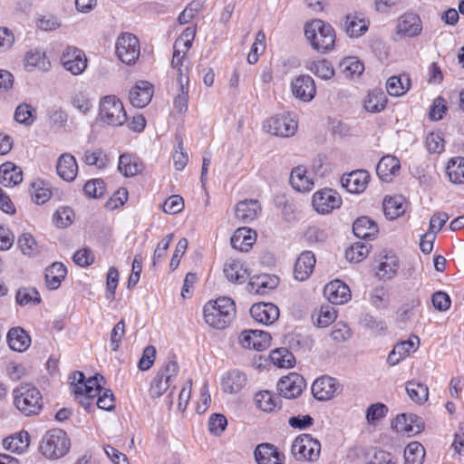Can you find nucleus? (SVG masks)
<instances>
[{
    "instance_id": "nucleus-56",
    "label": "nucleus",
    "mask_w": 464,
    "mask_h": 464,
    "mask_svg": "<svg viewBox=\"0 0 464 464\" xmlns=\"http://www.w3.org/2000/svg\"><path fill=\"white\" fill-rule=\"evenodd\" d=\"M202 0H193L179 14L178 20L180 24H188L203 7Z\"/></svg>"
},
{
    "instance_id": "nucleus-7",
    "label": "nucleus",
    "mask_w": 464,
    "mask_h": 464,
    "mask_svg": "<svg viewBox=\"0 0 464 464\" xmlns=\"http://www.w3.org/2000/svg\"><path fill=\"white\" fill-rule=\"evenodd\" d=\"M321 451V444L318 440L310 434H301L295 439L291 446V452L297 460L314 461Z\"/></svg>"
},
{
    "instance_id": "nucleus-36",
    "label": "nucleus",
    "mask_w": 464,
    "mask_h": 464,
    "mask_svg": "<svg viewBox=\"0 0 464 464\" xmlns=\"http://www.w3.org/2000/svg\"><path fill=\"white\" fill-rule=\"evenodd\" d=\"M255 235L250 228L239 227L237 228L233 236L231 237L230 243L233 248L240 250L241 252H247L253 245L255 238L252 236Z\"/></svg>"
},
{
    "instance_id": "nucleus-32",
    "label": "nucleus",
    "mask_w": 464,
    "mask_h": 464,
    "mask_svg": "<svg viewBox=\"0 0 464 464\" xmlns=\"http://www.w3.org/2000/svg\"><path fill=\"white\" fill-rule=\"evenodd\" d=\"M23 180L22 169L12 162L0 166V183L5 187H13Z\"/></svg>"
},
{
    "instance_id": "nucleus-31",
    "label": "nucleus",
    "mask_w": 464,
    "mask_h": 464,
    "mask_svg": "<svg viewBox=\"0 0 464 464\" xmlns=\"http://www.w3.org/2000/svg\"><path fill=\"white\" fill-rule=\"evenodd\" d=\"M9 347L15 352H24L30 346L31 338L22 327L11 328L6 335Z\"/></svg>"
},
{
    "instance_id": "nucleus-62",
    "label": "nucleus",
    "mask_w": 464,
    "mask_h": 464,
    "mask_svg": "<svg viewBox=\"0 0 464 464\" xmlns=\"http://www.w3.org/2000/svg\"><path fill=\"white\" fill-rule=\"evenodd\" d=\"M360 324L363 328L374 333H380L386 330L384 322L377 320L369 314H364L360 317Z\"/></svg>"
},
{
    "instance_id": "nucleus-48",
    "label": "nucleus",
    "mask_w": 464,
    "mask_h": 464,
    "mask_svg": "<svg viewBox=\"0 0 464 464\" xmlns=\"http://www.w3.org/2000/svg\"><path fill=\"white\" fill-rule=\"evenodd\" d=\"M339 68L347 78L359 76L364 71L363 63L353 56L343 58L339 63Z\"/></svg>"
},
{
    "instance_id": "nucleus-45",
    "label": "nucleus",
    "mask_w": 464,
    "mask_h": 464,
    "mask_svg": "<svg viewBox=\"0 0 464 464\" xmlns=\"http://www.w3.org/2000/svg\"><path fill=\"white\" fill-rule=\"evenodd\" d=\"M425 457V449L421 443L412 441L404 450V464H422Z\"/></svg>"
},
{
    "instance_id": "nucleus-2",
    "label": "nucleus",
    "mask_w": 464,
    "mask_h": 464,
    "mask_svg": "<svg viewBox=\"0 0 464 464\" xmlns=\"http://www.w3.org/2000/svg\"><path fill=\"white\" fill-rule=\"evenodd\" d=\"M304 35L312 48L320 53H326L334 46L335 31L322 20L307 23L304 25Z\"/></svg>"
},
{
    "instance_id": "nucleus-9",
    "label": "nucleus",
    "mask_w": 464,
    "mask_h": 464,
    "mask_svg": "<svg viewBox=\"0 0 464 464\" xmlns=\"http://www.w3.org/2000/svg\"><path fill=\"white\" fill-rule=\"evenodd\" d=\"M306 383L304 377L296 372L283 376L277 382L279 395L285 399H295L300 396Z\"/></svg>"
},
{
    "instance_id": "nucleus-53",
    "label": "nucleus",
    "mask_w": 464,
    "mask_h": 464,
    "mask_svg": "<svg viewBox=\"0 0 464 464\" xmlns=\"http://www.w3.org/2000/svg\"><path fill=\"white\" fill-rule=\"evenodd\" d=\"M17 244L24 255L34 256L38 253L37 243L29 233L22 234L18 238Z\"/></svg>"
},
{
    "instance_id": "nucleus-6",
    "label": "nucleus",
    "mask_w": 464,
    "mask_h": 464,
    "mask_svg": "<svg viewBox=\"0 0 464 464\" xmlns=\"http://www.w3.org/2000/svg\"><path fill=\"white\" fill-rule=\"evenodd\" d=\"M72 380V391L76 396H87L89 398H96L102 392L104 383V377L101 374H95L86 379L83 372H74L70 377Z\"/></svg>"
},
{
    "instance_id": "nucleus-59",
    "label": "nucleus",
    "mask_w": 464,
    "mask_h": 464,
    "mask_svg": "<svg viewBox=\"0 0 464 464\" xmlns=\"http://www.w3.org/2000/svg\"><path fill=\"white\" fill-rule=\"evenodd\" d=\"M398 269V264L393 256H384V260L381 262L377 276L380 277H392Z\"/></svg>"
},
{
    "instance_id": "nucleus-58",
    "label": "nucleus",
    "mask_w": 464,
    "mask_h": 464,
    "mask_svg": "<svg viewBox=\"0 0 464 464\" xmlns=\"http://www.w3.org/2000/svg\"><path fill=\"white\" fill-rule=\"evenodd\" d=\"M387 412L388 408L385 404L381 402L371 404L366 410V420L368 423L374 424L384 418Z\"/></svg>"
},
{
    "instance_id": "nucleus-13",
    "label": "nucleus",
    "mask_w": 464,
    "mask_h": 464,
    "mask_svg": "<svg viewBox=\"0 0 464 464\" xmlns=\"http://www.w3.org/2000/svg\"><path fill=\"white\" fill-rule=\"evenodd\" d=\"M265 128L275 136L290 137L297 130V122L287 116H275L266 121Z\"/></svg>"
},
{
    "instance_id": "nucleus-1",
    "label": "nucleus",
    "mask_w": 464,
    "mask_h": 464,
    "mask_svg": "<svg viewBox=\"0 0 464 464\" xmlns=\"http://www.w3.org/2000/svg\"><path fill=\"white\" fill-rule=\"evenodd\" d=\"M206 323L217 329L226 328L236 314L234 301L229 297H219L208 302L203 308Z\"/></svg>"
},
{
    "instance_id": "nucleus-63",
    "label": "nucleus",
    "mask_w": 464,
    "mask_h": 464,
    "mask_svg": "<svg viewBox=\"0 0 464 464\" xmlns=\"http://www.w3.org/2000/svg\"><path fill=\"white\" fill-rule=\"evenodd\" d=\"M227 425V418L223 414L214 413L208 420V430L215 436H219Z\"/></svg>"
},
{
    "instance_id": "nucleus-5",
    "label": "nucleus",
    "mask_w": 464,
    "mask_h": 464,
    "mask_svg": "<svg viewBox=\"0 0 464 464\" xmlns=\"http://www.w3.org/2000/svg\"><path fill=\"white\" fill-rule=\"evenodd\" d=\"M101 120L111 126H121L127 121L122 102L114 95L104 96L100 102Z\"/></svg>"
},
{
    "instance_id": "nucleus-21",
    "label": "nucleus",
    "mask_w": 464,
    "mask_h": 464,
    "mask_svg": "<svg viewBox=\"0 0 464 464\" xmlns=\"http://www.w3.org/2000/svg\"><path fill=\"white\" fill-rule=\"evenodd\" d=\"M279 284V278L275 275L262 274L250 278L247 288L250 293L264 295L275 289Z\"/></svg>"
},
{
    "instance_id": "nucleus-23",
    "label": "nucleus",
    "mask_w": 464,
    "mask_h": 464,
    "mask_svg": "<svg viewBox=\"0 0 464 464\" xmlns=\"http://www.w3.org/2000/svg\"><path fill=\"white\" fill-rule=\"evenodd\" d=\"M152 85L148 82H139L130 91V102L137 108H144L151 101Z\"/></svg>"
},
{
    "instance_id": "nucleus-44",
    "label": "nucleus",
    "mask_w": 464,
    "mask_h": 464,
    "mask_svg": "<svg viewBox=\"0 0 464 464\" xmlns=\"http://www.w3.org/2000/svg\"><path fill=\"white\" fill-rule=\"evenodd\" d=\"M270 359L280 368H291L295 365V358L288 348L281 347L272 351Z\"/></svg>"
},
{
    "instance_id": "nucleus-30",
    "label": "nucleus",
    "mask_w": 464,
    "mask_h": 464,
    "mask_svg": "<svg viewBox=\"0 0 464 464\" xmlns=\"http://www.w3.org/2000/svg\"><path fill=\"white\" fill-rule=\"evenodd\" d=\"M378 231L377 224L368 217L358 218L353 225V232L358 238L373 239Z\"/></svg>"
},
{
    "instance_id": "nucleus-19",
    "label": "nucleus",
    "mask_w": 464,
    "mask_h": 464,
    "mask_svg": "<svg viewBox=\"0 0 464 464\" xmlns=\"http://www.w3.org/2000/svg\"><path fill=\"white\" fill-rule=\"evenodd\" d=\"M176 68L178 69V93L174 98V107L179 112L184 113L188 110L189 77L188 72H183L181 67Z\"/></svg>"
},
{
    "instance_id": "nucleus-14",
    "label": "nucleus",
    "mask_w": 464,
    "mask_h": 464,
    "mask_svg": "<svg viewBox=\"0 0 464 464\" xmlns=\"http://www.w3.org/2000/svg\"><path fill=\"white\" fill-rule=\"evenodd\" d=\"M291 88L294 96L303 102L312 101L316 93L314 81L307 74L296 77L292 82Z\"/></svg>"
},
{
    "instance_id": "nucleus-51",
    "label": "nucleus",
    "mask_w": 464,
    "mask_h": 464,
    "mask_svg": "<svg viewBox=\"0 0 464 464\" xmlns=\"http://www.w3.org/2000/svg\"><path fill=\"white\" fill-rule=\"evenodd\" d=\"M371 249V246L362 243L356 242L352 245L345 251V258L349 262L359 263L368 256Z\"/></svg>"
},
{
    "instance_id": "nucleus-26",
    "label": "nucleus",
    "mask_w": 464,
    "mask_h": 464,
    "mask_svg": "<svg viewBox=\"0 0 464 464\" xmlns=\"http://www.w3.org/2000/svg\"><path fill=\"white\" fill-rule=\"evenodd\" d=\"M57 174L65 181L75 179L78 172V165L75 158L70 153L62 154L56 164Z\"/></svg>"
},
{
    "instance_id": "nucleus-8",
    "label": "nucleus",
    "mask_w": 464,
    "mask_h": 464,
    "mask_svg": "<svg viewBox=\"0 0 464 464\" xmlns=\"http://www.w3.org/2000/svg\"><path fill=\"white\" fill-rule=\"evenodd\" d=\"M116 54L126 64H132L140 56V43L130 33H122L116 42Z\"/></svg>"
},
{
    "instance_id": "nucleus-50",
    "label": "nucleus",
    "mask_w": 464,
    "mask_h": 464,
    "mask_svg": "<svg viewBox=\"0 0 464 464\" xmlns=\"http://www.w3.org/2000/svg\"><path fill=\"white\" fill-rule=\"evenodd\" d=\"M306 67L314 75L324 80H329L334 75V70L332 64L325 59L313 61Z\"/></svg>"
},
{
    "instance_id": "nucleus-35",
    "label": "nucleus",
    "mask_w": 464,
    "mask_h": 464,
    "mask_svg": "<svg viewBox=\"0 0 464 464\" xmlns=\"http://www.w3.org/2000/svg\"><path fill=\"white\" fill-rule=\"evenodd\" d=\"M246 382V376L238 370L228 372L222 379V388L225 392L237 393Z\"/></svg>"
},
{
    "instance_id": "nucleus-46",
    "label": "nucleus",
    "mask_w": 464,
    "mask_h": 464,
    "mask_svg": "<svg viewBox=\"0 0 464 464\" xmlns=\"http://www.w3.org/2000/svg\"><path fill=\"white\" fill-rule=\"evenodd\" d=\"M30 444V435L27 431H21L18 434L5 440V445L12 452L23 453Z\"/></svg>"
},
{
    "instance_id": "nucleus-17",
    "label": "nucleus",
    "mask_w": 464,
    "mask_h": 464,
    "mask_svg": "<svg viewBox=\"0 0 464 464\" xmlns=\"http://www.w3.org/2000/svg\"><path fill=\"white\" fill-rule=\"evenodd\" d=\"M370 180V174L363 169L354 170L349 174H344L341 178V183L347 191L351 193L362 192Z\"/></svg>"
},
{
    "instance_id": "nucleus-60",
    "label": "nucleus",
    "mask_w": 464,
    "mask_h": 464,
    "mask_svg": "<svg viewBox=\"0 0 464 464\" xmlns=\"http://www.w3.org/2000/svg\"><path fill=\"white\" fill-rule=\"evenodd\" d=\"M33 188L34 189L32 198L36 204H44L51 198L52 191L43 181L34 183Z\"/></svg>"
},
{
    "instance_id": "nucleus-12",
    "label": "nucleus",
    "mask_w": 464,
    "mask_h": 464,
    "mask_svg": "<svg viewBox=\"0 0 464 464\" xmlns=\"http://www.w3.org/2000/svg\"><path fill=\"white\" fill-rule=\"evenodd\" d=\"M238 340L246 349L264 351L269 347L271 336L262 330H245L240 334Z\"/></svg>"
},
{
    "instance_id": "nucleus-40",
    "label": "nucleus",
    "mask_w": 464,
    "mask_h": 464,
    "mask_svg": "<svg viewBox=\"0 0 464 464\" xmlns=\"http://www.w3.org/2000/svg\"><path fill=\"white\" fill-rule=\"evenodd\" d=\"M305 173V169L302 166H298L292 170L290 184L295 190L308 191L312 188L314 183Z\"/></svg>"
},
{
    "instance_id": "nucleus-27",
    "label": "nucleus",
    "mask_w": 464,
    "mask_h": 464,
    "mask_svg": "<svg viewBox=\"0 0 464 464\" xmlns=\"http://www.w3.org/2000/svg\"><path fill=\"white\" fill-rule=\"evenodd\" d=\"M261 211V207L256 199H246L237 204L235 214L238 220L247 224L255 220Z\"/></svg>"
},
{
    "instance_id": "nucleus-28",
    "label": "nucleus",
    "mask_w": 464,
    "mask_h": 464,
    "mask_svg": "<svg viewBox=\"0 0 464 464\" xmlns=\"http://www.w3.org/2000/svg\"><path fill=\"white\" fill-rule=\"evenodd\" d=\"M416 342L411 339L397 343L387 357V362L391 366L398 364L411 352H415L420 343L419 338L415 336Z\"/></svg>"
},
{
    "instance_id": "nucleus-24",
    "label": "nucleus",
    "mask_w": 464,
    "mask_h": 464,
    "mask_svg": "<svg viewBox=\"0 0 464 464\" xmlns=\"http://www.w3.org/2000/svg\"><path fill=\"white\" fill-rule=\"evenodd\" d=\"M400 169V160L395 156L386 155L377 164L376 172L382 181L390 182L399 174Z\"/></svg>"
},
{
    "instance_id": "nucleus-4",
    "label": "nucleus",
    "mask_w": 464,
    "mask_h": 464,
    "mask_svg": "<svg viewBox=\"0 0 464 464\" xmlns=\"http://www.w3.org/2000/svg\"><path fill=\"white\" fill-rule=\"evenodd\" d=\"M71 447V440L61 429H52L43 437L39 450L47 459H57L65 456Z\"/></svg>"
},
{
    "instance_id": "nucleus-11",
    "label": "nucleus",
    "mask_w": 464,
    "mask_h": 464,
    "mask_svg": "<svg viewBox=\"0 0 464 464\" xmlns=\"http://www.w3.org/2000/svg\"><path fill=\"white\" fill-rule=\"evenodd\" d=\"M341 197L331 188H324L315 192L313 196V206L321 214H328L334 209L340 208Z\"/></svg>"
},
{
    "instance_id": "nucleus-47",
    "label": "nucleus",
    "mask_w": 464,
    "mask_h": 464,
    "mask_svg": "<svg viewBox=\"0 0 464 464\" xmlns=\"http://www.w3.org/2000/svg\"><path fill=\"white\" fill-rule=\"evenodd\" d=\"M196 35V28L195 27H187L182 34L177 38L174 43V50H173V57L171 60L172 67H181V60L179 59L180 54V47L183 41H194Z\"/></svg>"
},
{
    "instance_id": "nucleus-15",
    "label": "nucleus",
    "mask_w": 464,
    "mask_h": 464,
    "mask_svg": "<svg viewBox=\"0 0 464 464\" xmlns=\"http://www.w3.org/2000/svg\"><path fill=\"white\" fill-rule=\"evenodd\" d=\"M324 295L334 304H343L351 299L349 286L341 280L328 283L324 289Z\"/></svg>"
},
{
    "instance_id": "nucleus-29",
    "label": "nucleus",
    "mask_w": 464,
    "mask_h": 464,
    "mask_svg": "<svg viewBox=\"0 0 464 464\" xmlns=\"http://www.w3.org/2000/svg\"><path fill=\"white\" fill-rule=\"evenodd\" d=\"M342 26L350 37H359L368 30L369 23L356 14L344 16Z\"/></svg>"
},
{
    "instance_id": "nucleus-55",
    "label": "nucleus",
    "mask_w": 464,
    "mask_h": 464,
    "mask_svg": "<svg viewBox=\"0 0 464 464\" xmlns=\"http://www.w3.org/2000/svg\"><path fill=\"white\" fill-rule=\"evenodd\" d=\"M83 191L89 198H102L105 193L104 182L102 179H91L83 186Z\"/></svg>"
},
{
    "instance_id": "nucleus-16",
    "label": "nucleus",
    "mask_w": 464,
    "mask_h": 464,
    "mask_svg": "<svg viewBox=\"0 0 464 464\" xmlns=\"http://www.w3.org/2000/svg\"><path fill=\"white\" fill-rule=\"evenodd\" d=\"M250 314L260 324H272L278 319L280 312L272 303H257L251 306Z\"/></svg>"
},
{
    "instance_id": "nucleus-49",
    "label": "nucleus",
    "mask_w": 464,
    "mask_h": 464,
    "mask_svg": "<svg viewBox=\"0 0 464 464\" xmlns=\"http://www.w3.org/2000/svg\"><path fill=\"white\" fill-rule=\"evenodd\" d=\"M406 392L415 402L422 403L428 400L429 390L423 383L410 381L406 383Z\"/></svg>"
},
{
    "instance_id": "nucleus-61",
    "label": "nucleus",
    "mask_w": 464,
    "mask_h": 464,
    "mask_svg": "<svg viewBox=\"0 0 464 464\" xmlns=\"http://www.w3.org/2000/svg\"><path fill=\"white\" fill-rule=\"evenodd\" d=\"M407 85L404 86L401 77L392 76L388 79L386 83V89L391 96H401L406 92L409 89V79L406 80Z\"/></svg>"
},
{
    "instance_id": "nucleus-3",
    "label": "nucleus",
    "mask_w": 464,
    "mask_h": 464,
    "mask_svg": "<svg viewBox=\"0 0 464 464\" xmlns=\"http://www.w3.org/2000/svg\"><path fill=\"white\" fill-rule=\"evenodd\" d=\"M14 404L25 416L37 415L43 408V397L34 385L26 383L13 392Z\"/></svg>"
},
{
    "instance_id": "nucleus-42",
    "label": "nucleus",
    "mask_w": 464,
    "mask_h": 464,
    "mask_svg": "<svg viewBox=\"0 0 464 464\" xmlns=\"http://www.w3.org/2000/svg\"><path fill=\"white\" fill-rule=\"evenodd\" d=\"M387 102L385 93L382 90H372L370 92L364 101L366 111L375 113L382 111Z\"/></svg>"
},
{
    "instance_id": "nucleus-22",
    "label": "nucleus",
    "mask_w": 464,
    "mask_h": 464,
    "mask_svg": "<svg viewBox=\"0 0 464 464\" xmlns=\"http://www.w3.org/2000/svg\"><path fill=\"white\" fill-rule=\"evenodd\" d=\"M338 383L336 380L324 376L316 379L312 385V393L318 401L330 400L337 392Z\"/></svg>"
},
{
    "instance_id": "nucleus-38",
    "label": "nucleus",
    "mask_w": 464,
    "mask_h": 464,
    "mask_svg": "<svg viewBox=\"0 0 464 464\" xmlns=\"http://www.w3.org/2000/svg\"><path fill=\"white\" fill-rule=\"evenodd\" d=\"M118 169L125 177H133L141 172L142 164L137 158L123 153L120 156Z\"/></svg>"
},
{
    "instance_id": "nucleus-57",
    "label": "nucleus",
    "mask_w": 464,
    "mask_h": 464,
    "mask_svg": "<svg viewBox=\"0 0 464 464\" xmlns=\"http://www.w3.org/2000/svg\"><path fill=\"white\" fill-rule=\"evenodd\" d=\"M16 302L20 305H26L30 303L40 304L41 297L35 288H22L16 293Z\"/></svg>"
},
{
    "instance_id": "nucleus-33",
    "label": "nucleus",
    "mask_w": 464,
    "mask_h": 464,
    "mask_svg": "<svg viewBox=\"0 0 464 464\" xmlns=\"http://www.w3.org/2000/svg\"><path fill=\"white\" fill-rule=\"evenodd\" d=\"M67 275V269L63 264L54 262L45 269V284L48 289H57Z\"/></svg>"
},
{
    "instance_id": "nucleus-37",
    "label": "nucleus",
    "mask_w": 464,
    "mask_h": 464,
    "mask_svg": "<svg viewBox=\"0 0 464 464\" xmlns=\"http://www.w3.org/2000/svg\"><path fill=\"white\" fill-rule=\"evenodd\" d=\"M24 64L29 71L34 68L46 71L50 67V62L46 59L45 53L38 49L30 50L26 53Z\"/></svg>"
},
{
    "instance_id": "nucleus-64",
    "label": "nucleus",
    "mask_w": 464,
    "mask_h": 464,
    "mask_svg": "<svg viewBox=\"0 0 464 464\" xmlns=\"http://www.w3.org/2000/svg\"><path fill=\"white\" fill-rule=\"evenodd\" d=\"M337 314L334 308L330 304L322 305L319 312L317 325L326 327L336 319Z\"/></svg>"
},
{
    "instance_id": "nucleus-54",
    "label": "nucleus",
    "mask_w": 464,
    "mask_h": 464,
    "mask_svg": "<svg viewBox=\"0 0 464 464\" xmlns=\"http://www.w3.org/2000/svg\"><path fill=\"white\" fill-rule=\"evenodd\" d=\"M177 147L173 153L174 167L177 170H182L188 160L187 152L184 151L183 139L179 135H176Z\"/></svg>"
},
{
    "instance_id": "nucleus-41",
    "label": "nucleus",
    "mask_w": 464,
    "mask_h": 464,
    "mask_svg": "<svg viewBox=\"0 0 464 464\" xmlns=\"http://www.w3.org/2000/svg\"><path fill=\"white\" fill-rule=\"evenodd\" d=\"M257 407L264 411H273L281 408L279 397L268 391H262L255 397Z\"/></svg>"
},
{
    "instance_id": "nucleus-25",
    "label": "nucleus",
    "mask_w": 464,
    "mask_h": 464,
    "mask_svg": "<svg viewBox=\"0 0 464 464\" xmlns=\"http://www.w3.org/2000/svg\"><path fill=\"white\" fill-rule=\"evenodd\" d=\"M314 265V255L311 251H304L295 261L294 266L295 278L298 281L306 280L312 274Z\"/></svg>"
},
{
    "instance_id": "nucleus-39",
    "label": "nucleus",
    "mask_w": 464,
    "mask_h": 464,
    "mask_svg": "<svg viewBox=\"0 0 464 464\" xmlns=\"http://www.w3.org/2000/svg\"><path fill=\"white\" fill-rule=\"evenodd\" d=\"M224 274L227 280L237 284L244 283L247 277L246 269L244 268L243 264L236 260L225 264Z\"/></svg>"
},
{
    "instance_id": "nucleus-10",
    "label": "nucleus",
    "mask_w": 464,
    "mask_h": 464,
    "mask_svg": "<svg viewBox=\"0 0 464 464\" xmlns=\"http://www.w3.org/2000/svg\"><path fill=\"white\" fill-rule=\"evenodd\" d=\"M61 63L72 75L82 74L87 67V59L83 51L68 46L61 56Z\"/></svg>"
},
{
    "instance_id": "nucleus-18",
    "label": "nucleus",
    "mask_w": 464,
    "mask_h": 464,
    "mask_svg": "<svg viewBox=\"0 0 464 464\" xmlns=\"http://www.w3.org/2000/svg\"><path fill=\"white\" fill-rule=\"evenodd\" d=\"M421 30L422 23L417 14L408 13L398 19L396 33L401 36L414 37L419 35Z\"/></svg>"
},
{
    "instance_id": "nucleus-43",
    "label": "nucleus",
    "mask_w": 464,
    "mask_h": 464,
    "mask_svg": "<svg viewBox=\"0 0 464 464\" xmlns=\"http://www.w3.org/2000/svg\"><path fill=\"white\" fill-rule=\"evenodd\" d=\"M447 174L450 180L455 184L464 183V158L454 157L447 165Z\"/></svg>"
},
{
    "instance_id": "nucleus-52",
    "label": "nucleus",
    "mask_w": 464,
    "mask_h": 464,
    "mask_svg": "<svg viewBox=\"0 0 464 464\" xmlns=\"http://www.w3.org/2000/svg\"><path fill=\"white\" fill-rule=\"evenodd\" d=\"M14 117L17 122L29 126L36 119L35 109L27 103H21L16 107Z\"/></svg>"
},
{
    "instance_id": "nucleus-20",
    "label": "nucleus",
    "mask_w": 464,
    "mask_h": 464,
    "mask_svg": "<svg viewBox=\"0 0 464 464\" xmlns=\"http://www.w3.org/2000/svg\"><path fill=\"white\" fill-rule=\"evenodd\" d=\"M254 455L257 464H284L285 460L284 454L269 443L258 445Z\"/></svg>"
},
{
    "instance_id": "nucleus-34",
    "label": "nucleus",
    "mask_w": 464,
    "mask_h": 464,
    "mask_svg": "<svg viewBox=\"0 0 464 464\" xmlns=\"http://www.w3.org/2000/svg\"><path fill=\"white\" fill-rule=\"evenodd\" d=\"M382 207L385 217L392 220L404 214L406 200L401 196L385 197Z\"/></svg>"
}]
</instances>
